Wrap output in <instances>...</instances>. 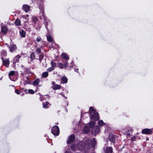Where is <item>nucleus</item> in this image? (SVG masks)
Masks as SVG:
<instances>
[{
	"instance_id": "obj_30",
	"label": "nucleus",
	"mask_w": 153,
	"mask_h": 153,
	"mask_svg": "<svg viewBox=\"0 0 153 153\" xmlns=\"http://www.w3.org/2000/svg\"><path fill=\"white\" fill-rule=\"evenodd\" d=\"M32 22L35 23L38 21V19L36 16H32Z\"/></svg>"
},
{
	"instance_id": "obj_7",
	"label": "nucleus",
	"mask_w": 153,
	"mask_h": 153,
	"mask_svg": "<svg viewBox=\"0 0 153 153\" xmlns=\"http://www.w3.org/2000/svg\"><path fill=\"white\" fill-rule=\"evenodd\" d=\"M100 132L99 127L97 126H94L92 129V132L94 134H98Z\"/></svg>"
},
{
	"instance_id": "obj_10",
	"label": "nucleus",
	"mask_w": 153,
	"mask_h": 153,
	"mask_svg": "<svg viewBox=\"0 0 153 153\" xmlns=\"http://www.w3.org/2000/svg\"><path fill=\"white\" fill-rule=\"evenodd\" d=\"M108 139L112 143H114L115 142V137L114 135L112 134H110L109 135Z\"/></svg>"
},
{
	"instance_id": "obj_42",
	"label": "nucleus",
	"mask_w": 153,
	"mask_h": 153,
	"mask_svg": "<svg viewBox=\"0 0 153 153\" xmlns=\"http://www.w3.org/2000/svg\"><path fill=\"white\" fill-rule=\"evenodd\" d=\"M132 130H130L129 131H126V134L128 135H130V134L131 133H132Z\"/></svg>"
},
{
	"instance_id": "obj_27",
	"label": "nucleus",
	"mask_w": 153,
	"mask_h": 153,
	"mask_svg": "<svg viewBox=\"0 0 153 153\" xmlns=\"http://www.w3.org/2000/svg\"><path fill=\"white\" fill-rule=\"evenodd\" d=\"M31 73L30 69L29 68H25V71L24 73L25 74H29Z\"/></svg>"
},
{
	"instance_id": "obj_18",
	"label": "nucleus",
	"mask_w": 153,
	"mask_h": 153,
	"mask_svg": "<svg viewBox=\"0 0 153 153\" xmlns=\"http://www.w3.org/2000/svg\"><path fill=\"white\" fill-rule=\"evenodd\" d=\"M90 129V128L89 126H86L84 128L83 131L84 132L86 133L89 132Z\"/></svg>"
},
{
	"instance_id": "obj_47",
	"label": "nucleus",
	"mask_w": 153,
	"mask_h": 153,
	"mask_svg": "<svg viewBox=\"0 0 153 153\" xmlns=\"http://www.w3.org/2000/svg\"><path fill=\"white\" fill-rule=\"evenodd\" d=\"M39 0L40 1V2H39V1H38L37 3L41 4V3L44 0Z\"/></svg>"
},
{
	"instance_id": "obj_40",
	"label": "nucleus",
	"mask_w": 153,
	"mask_h": 153,
	"mask_svg": "<svg viewBox=\"0 0 153 153\" xmlns=\"http://www.w3.org/2000/svg\"><path fill=\"white\" fill-rule=\"evenodd\" d=\"M54 69V68L51 67L48 68L47 70L51 72L53 71Z\"/></svg>"
},
{
	"instance_id": "obj_28",
	"label": "nucleus",
	"mask_w": 153,
	"mask_h": 153,
	"mask_svg": "<svg viewBox=\"0 0 153 153\" xmlns=\"http://www.w3.org/2000/svg\"><path fill=\"white\" fill-rule=\"evenodd\" d=\"M49 102H46L45 104V103L43 102L42 103V105H43V108H48V107L47 106L49 105Z\"/></svg>"
},
{
	"instance_id": "obj_44",
	"label": "nucleus",
	"mask_w": 153,
	"mask_h": 153,
	"mask_svg": "<svg viewBox=\"0 0 153 153\" xmlns=\"http://www.w3.org/2000/svg\"><path fill=\"white\" fill-rule=\"evenodd\" d=\"M42 40V39L39 36L36 38V40L38 42H39Z\"/></svg>"
},
{
	"instance_id": "obj_45",
	"label": "nucleus",
	"mask_w": 153,
	"mask_h": 153,
	"mask_svg": "<svg viewBox=\"0 0 153 153\" xmlns=\"http://www.w3.org/2000/svg\"><path fill=\"white\" fill-rule=\"evenodd\" d=\"M15 92L16 94H19L20 93V91L18 90H16L15 91Z\"/></svg>"
},
{
	"instance_id": "obj_15",
	"label": "nucleus",
	"mask_w": 153,
	"mask_h": 153,
	"mask_svg": "<svg viewBox=\"0 0 153 153\" xmlns=\"http://www.w3.org/2000/svg\"><path fill=\"white\" fill-rule=\"evenodd\" d=\"M21 57V56L19 55L16 56L13 59V63L15 64L16 62H18L19 59Z\"/></svg>"
},
{
	"instance_id": "obj_54",
	"label": "nucleus",
	"mask_w": 153,
	"mask_h": 153,
	"mask_svg": "<svg viewBox=\"0 0 153 153\" xmlns=\"http://www.w3.org/2000/svg\"><path fill=\"white\" fill-rule=\"evenodd\" d=\"M54 82H52V84H53Z\"/></svg>"
},
{
	"instance_id": "obj_43",
	"label": "nucleus",
	"mask_w": 153,
	"mask_h": 153,
	"mask_svg": "<svg viewBox=\"0 0 153 153\" xmlns=\"http://www.w3.org/2000/svg\"><path fill=\"white\" fill-rule=\"evenodd\" d=\"M68 65V62H66L63 64V68L66 67Z\"/></svg>"
},
{
	"instance_id": "obj_24",
	"label": "nucleus",
	"mask_w": 153,
	"mask_h": 153,
	"mask_svg": "<svg viewBox=\"0 0 153 153\" xmlns=\"http://www.w3.org/2000/svg\"><path fill=\"white\" fill-rule=\"evenodd\" d=\"M15 24L16 25L19 26L21 25V21L19 19H17L15 22Z\"/></svg>"
},
{
	"instance_id": "obj_22",
	"label": "nucleus",
	"mask_w": 153,
	"mask_h": 153,
	"mask_svg": "<svg viewBox=\"0 0 153 153\" xmlns=\"http://www.w3.org/2000/svg\"><path fill=\"white\" fill-rule=\"evenodd\" d=\"M20 36L22 37H25V33L24 30H22L19 31Z\"/></svg>"
},
{
	"instance_id": "obj_52",
	"label": "nucleus",
	"mask_w": 153,
	"mask_h": 153,
	"mask_svg": "<svg viewBox=\"0 0 153 153\" xmlns=\"http://www.w3.org/2000/svg\"><path fill=\"white\" fill-rule=\"evenodd\" d=\"M78 70V69L77 68L76 70H75V71H76V72H77V71Z\"/></svg>"
},
{
	"instance_id": "obj_49",
	"label": "nucleus",
	"mask_w": 153,
	"mask_h": 153,
	"mask_svg": "<svg viewBox=\"0 0 153 153\" xmlns=\"http://www.w3.org/2000/svg\"><path fill=\"white\" fill-rule=\"evenodd\" d=\"M65 153H71L70 152L66 151L65 152Z\"/></svg>"
},
{
	"instance_id": "obj_32",
	"label": "nucleus",
	"mask_w": 153,
	"mask_h": 153,
	"mask_svg": "<svg viewBox=\"0 0 153 153\" xmlns=\"http://www.w3.org/2000/svg\"><path fill=\"white\" fill-rule=\"evenodd\" d=\"M57 66L60 68H63V64L61 63H59L57 64Z\"/></svg>"
},
{
	"instance_id": "obj_11",
	"label": "nucleus",
	"mask_w": 153,
	"mask_h": 153,
	"mask_svg": "<svg viewBox=\"0 0 153 153\" xmlns=\"http://www.w3.org/2000/svg\"><path fill=\"white\" fill-rule=\"evenodd\" d=\"M152 131L151 129L146 128L143 129L142 132L143 134H149L152 133Z\"/></svg>"
},
{
	"instance_id": "obj_21",
	"label": "nucleus",
	"mask_w": 153,
	"mask_h": 153,
	"mask_svg": "<svg viewBox=\"0 0 153 153\" xmlns=\"http://www.w3.org/2000/svg\"><path fill=\"white\" fill-rule=\"evenodd\" d=\"M61 87V86L57 84H55L53 86V90H56L60 89Z\"/></svg>"
},
{
	"instance_id": "obj_26",
	"label": "nucleus",
	"mask_w": 153,
	"mask_h": 153,
	"mask_svg": "<svg viewBox=\"0 0 153 153\" xmlns=\"http://www.w3.org/2000/svg\"><path fill=\"white\" fill-rule=\"evenodd\" d=\"M40 82V80L39 79H37L34 82L33 84L34 85H38Z\"/></svg>"
},
{
	"instance_id": "obj_2",
	"label": "nucleus",
	"mask_w": 153,
	"mask_h": 153,
	"mask_svg": "<svg viewBox=\"0 0 153 153\" xmlns=\"http://www.w3.org/2000/svg\"><path fill=\"white\" fill-rule=\"evenodd\" d=\"M86 143L87 145V148L88 149L91 148V146L93 148H94L95 145L97 144V142L95 138H94L92 140L90 139L86 141Z\"/></svg>"
},
{
	"instance_id": "obj_1",
	"label": "nucleus",
	"mask_w": 153,
	"mask_h": 153,
	"mask_svg": "<svg viewBox=\"0 0 153 153\" xmlns=\"http://www.w3.org/2000/svg\"><path fill=\"white\" fill-rule=\"evenodd\" d=\"M91 116L90 117L92 119L97 120L99 119L98 113L94 109L93 107H91L90 108L89 110Z\"/></svg>"
},
{
	"instance_id": "obj_50",
	"label": "nucleus",
	"mask_w": 153,
	"mask_h": 153,
	"mask_svg": "<svg viewBox=\"0 0 153 153\" xmlns=\"http://www.w3.org/2000/svg\"><path fill=\"white\" fill-rule=\"evenodd\" d=\"M40 98V100L41 101H42V97H41Z\"/></svg>"
},
{
	"instance_id": "obj_37",
	"label": "nucleus",
	"mask_w": 153,
	"mask_h": 153,
	"mask_svg": "<svg viewBox=\"0 0 153 153\" xmlns=\"http://www.w3.org/2000/svg\"><path fill=\"white\" fill-rule=\"evenodd\" d=\"M95 122L94 121H92L89 123V125L91 127H92L95 125Z\"/></svg>"
},
{
	"instance_id": "obj_12",
	"label": "nucleus",
	"mask_w": 153,
	"mask_h": 153,
	"mask_svg": "<svg viewBox=\"0 0 153 153\" xmlns=\"http://www.w3.org/2000/svg\"><path fill=\"white\" fill-rule=\"evenodd\" d=\"M30 6L27 4H24L22 7L23 10L26 12H27L30 10Z\"/></svg>"
},
{
	"instance_id": "obj_17",
	"label": "nucleus",
	"mask_w": 153,
	"mask_h": 153,
	"mask_svg": "<svg viewBox=\"0 0 153 153\" xmlns=\"http://www.w3.org/2000/svg\"><path fill=\"white\" fill-rule=\"evenodd\" d=\"M15 74V72L14 71H11L9 72L8 74V75L9 78L11 80H12V79H11V77L14 76Z\"/></svg>"
},
{
	"instance_id": "obj_55",
	"label": "nucleus",
	"mask_w": 153,
	"mask_h": 153,
	"mask_svg": "<svg viewBox=\"0 0 153 153\" xmlns=\"http://www.w3.org/2000/svg\"><path fill=\"white\" fill-rule=\"evenodd\" d=\"M22 67H24V66H23V65H22Z\"/></svg>"
},
{
	"instance_id": "obj_25",
	"label": "nucleus",
	"mask_w": 153,
	"mask_h": 153,
	"mask_svg": "<svg viewBox=\"0 0 153 153\" xmlns=\"http://www.w3.org/2000/svg\"><path fill=\"white\" fill-rule=\"evenodd\" d=\"M47 39L48 42H51L53 41V39L51 36L48 34L47 35Z\"/></svg>"
},
{
	"instance_id": "obj_5",
	"label": "nucleus",
	"mask_w": 153,
	"mask_h": 153,
	"mask_svg": "<svg viewBox=\"0 0 153 153\" xmlns=\"http://www.w3.org/2000/svg\"><path fill=\"white\" fill-rule=\"evenodd\" d=\"M86 147L85 143L82 142H79L77 145V147L80 150H85Z\"/></svg>"
},
{
	"instance_id": "obj_23",
	"label": "nucleus",
	"mask_w": 153,
	"mask_h": 153,
	"mask_svg": "<svg viewBox=\"0 0 153 153\" xmlns=\"http://www.w3.org/2000/svg\"><path fill=\"white\" fill-rule=\"evenodd\" d=\"M105 124V123H104L102 120H99L98 122V125L99 126L101 127L103 125Z\"/></svg>"
},
{
	"instance_id": "obj_38",
	"label": "nucleus",
	"mask_w": 153,
	"mask_h": 153,
	"mask_svg": "<svg viewBox=\"0 0 153 153\" xmlns=\"http://www.w3.org/2000/svg\"><path fill=\"white\" fill-rule=\"evenodd\" d=\"M1 55L3 56H6L7 55V51L4 50H3L1 52Z\"/></svg>"
},
{
	"instance_id": "obj_34",
	"label": "nucleus",
	"mask_w": 153,
	"mask_h": 153,
	"mask_svg": "<svg viewBox=\"0 0 153 153\" xmlns=\"http://www.w3.org/2000/svg\"><path fill=\"white\" fill-rule=\"evenodd\" d=\"M51 65L52 67L55 69V68L56 66V63L54 62L53 61H51Z\"/></svg>"
},
{
	"instance_id": "obj_35",
	"label": "nucleus",
	"mask_w": 153,
	"mask_h": 153,
	"mask_svg": "<svg viewBox=\"0 0 153 153\" xmlns=\"http://www.w3.org/2000/svg\"><path fill=\"white\" fill-rule=\"evenodd\" d=\"M44 24L45 25L46 28L48 30V22H47L46 20V19H44Z\"/></svg>"
},
{
	"instance_id": "obj_53",
	"label": "nucleus",
	"mask_w": 153,
	"mask_h": 153,
	"mask_svg": "<svg viewBox=\"0 0 153 153\" xmlns=\"http://www.w3.org/2000/svg\"><path fill=\"white\" fill-rule=\"evenodd\" d=\"M22 17L23 18H25V16H22Z\"/></svg>"
},
{
	"instance_id": "obj_48",
	"label": "nucleus",
	"mask_w": 153,
	"mask_h": 153,
	"mask_svg": "<svg viewBox=\"0 0 153 153\" xmlns=\"http://www.w3.org/2000/svg\"><path fill=\"white\" fill-rule=\"evenodd\" d=\"M61 94L62 96L63 97H65L66 98H67V97H65V95L64 94Z\"/></svg>"
},
{
	"instance_id": "obj_57",
	"label": "nucleus",
	"mask_w": 153,
	"mask_h": 153,
	"mask_svg": "<svg viewBox=\"0 0 153 153\" xmlns=\"http://www.w3.org/2000/svg\"><path fill=\"white\" fill-rule=\"evenodd\" d=\"M55 153H56V152H55Z\"/></svg>"
},
{
	"instance_id": "obj_13",
	"label": "nucleus",
	"mask_w": 153,
	"mask_h": 153,
	"mask_svg": "<svg viewBox=\"0 0 153 153\" xmlns=\"http://www.w3.org/2000/svg\"><path fill=\"white\" fill-rule=\"evenodd\" d=\"M9 48L10 51L11 52H14L17 49L16 46L15 45H10L9 47Z\"/></svg>"
},
{
	"instance_id": "obj_56",
	"label": "nucleus",
	"mask_w": 153,
	"mask_h": 153,
	"mask_svg": "<svg viewBox=\"0 0 153 153\" xmlns=\"http://www.w3.org/2000/svg\"><path fill=\"white\" fill-rule=\"evenodd\" d=\"M71 67H73V66H71Z\"/></svg>"
},
{
	"instance_id": "obj_4",
	"label": "nucleus",
	"mask_w": 153,
	"mask_h": 153,
	"mask_svg": "<svg viewBox=\"0 0 153 153\" xmlns=\"http://www.w3.org/2000/svg\"><path fill=\"white\" fill-rule=\"evenodd\" d=\"M51 131L52 134L55 135L57 136L59 133V128L58 126H55L52 128Z\"/></svg>"
},
{
	"instance_id": "obj_39",
	"label": "nucleus",
	"mask_w": 153,
	"mask_h": 153,
	"mask_svg": "<svg viewBox=\"0 0 153 153\" xmlns=\"http://www.w3.org/2000/svg\"><path fill=\"white\" fill-rule=\"evenodd\" d=\"M36 53L37 54H39L41 53V50L40 48H38L35 51Z\"/></svg>"
},
{
	"instance_id": "obj_36",
	"label": "nucleus",
	"mask_w": 153,
	"mask_h": 153,
	"mask_svg": "<svg viewBox=\"0 0 153 153\" xmlns=\"http://www.w3.org/2000/svg\"><path fill=\"white\" fill-rule=\"evenodd\" d=\"M30 57L31 59L32 60H33L35 59V55L34 53H31Z\"/></svg>"
},
{
	"instance_id": "obj_8",
	"label": "nucleus",
	"mask_w": 153,
	"mask_h": 153,
	"mask_svg": "<svg viewBox=\"0 0 153 153\" xmlns=\"http://www.w3.org/2000/svg\"><path fill=\"white\" fill-rule=\"evenodd\" d=\"M75 139V136L74 134H71L70 136L68 139V140L67 141V143L68 144H69L73 142L74 140Z\"/></svg>"
},
{
	"instance_id": "obj_14",
	"label": "nucleus",
	"mask_w": 153,
	"mask_h": 153,
	"mask_svg": "<svg viewBox=\"0 0 153 153\" xmlns=\"http://www.w3.org/2000/svg\"><path fill=\"white\" fill-rule=\"evenodd\" d=\"M113 152L112 149L111 147H108L104 151V153H112Z\"/></svg>"
},
{
	"instance_id": "obj_20",
	"label": "nucleus",
	"mask_w": 153,
	"mask_h": 153,
	"mask_svg": "<svg viewBox=\"0 0 153 153\" xmlns=\"http://www.w3.org/2000/svg\"><path fill=\"white\" fill-rule=\"evenodd\" d=\"M61 56L66 60H69V59L67 54L65 53H63L61 55Z\"/></svg>"
},
{
	"instance_id": "obj_31",
	"label": "nucleus",
	"mask_w": 153,
	"mask_h": 153,
	"mask_svg": "<svg viewBox=\"0 0 153 153\" xmlns=\"http://www.w3.org/2000/svg\"><path fill=\"white\" fill-rule=\"evenodd\" d=\"M48 74L47 72H43L42 74V76L46 78L48 76Z\"/></svg>"
},
{
	"instance_id": "obj_16",
	"label": "nucleus",
	"mask_w": 153,
	"mask_h": 153,
	"mask_svg": "<svg viewBox=\"0 0 153 153\" xmlns=\"http://www.w3.org/2000/svg\"><path fill=\"white\" fill-rule=\"evenodd\" d=\"M7 29L6 27L5 26H2L1 27V32L5 34L7 33Z\"/></svg>"
},
{
	"instance_id": "obj_9",
	"label": "nucleus",
	"mask_w": 153,
	"mask_h": 153,
	"mask_svg": "<svg viewBox=\"0 0 153 153\" xmlns=\"http://www.w3.org/2000/svg\"><path fill=\"white\" fill-rule=\"evenodd\" d=\"M1 59L2 60V62L4 65L6 67H8L10 63V62L8 59H4V58L3 57H2Z\"/></svg>"
},
{
	"instance_id": "obj_41",
	"label": "nucleus",
	"mask_w": 153,
	"mask_h": 153,
	"mask_svg": "<svg viewBox=\"0 0 153 153\" xmlns=\"http://www.w3.org/2000/svg\"><path fill=\"white\" fill-rule=\"evenodd\" d=\"M28 92L31 94H33L34 93V91L32 89H29L28 90Z\"/></svg>"
},
{
	"instance_id": "obj_3",
	"label": "nucleus",
	"mask_w": 153,
	"mask_h": 153,
	"mask_svg": "<svg viewBox=\"0 0 153 153\" xmlns=\"http://www.w3.org/2000/svg\"><path fill=\"white\" fill-rule=\"evenodd\" d=\"M20 77L22 80L25 81L24 84H26L28 83L29 79V76H26V74L24 73H22L21 74Z\"/></svg>"
},
{
	"instance_id": "obj_33",
	"label": "nucleus",
	"mask_w": 153,
	"mask_h": 153,
	"mask_svg": "<svg viewBox=\"0 0 153 153\" xmlns=\"http://www.w3.org/2000/svg\"><path fill=\"white\" fill-rule=\"evenodd\" d=\"M39 61H40V62H41L42 60L43 59V58H44V55L42 54H40L39 55Z\"/></svg>"
},
{
	"instance_id": "obj_6",
	"label": "nucleus",
	"mask_w": 153,
	"mask_h": 153,
	"mask_svg": "<svg viewBox=\"0 0 153 153\" xmlns=\"http://www.w3.org/2000/svg\"><path fill=\"white\" fill-rule=\"evenodd\" d=\"M39 8L40 10V11L39 13L40 18L41 19H45V18L44 14L43 7L42 6H40L39 7Z\"/></svg>"
},
{
	"instance_id": "obj_19",
	"label": "nucleus",
	"mask_w": 153,
	"mask_h": 153,
	"mask_svg": "<svg viewBox=\"0 0 153 153\" xmlns=\"http://www.w3.org/2000/svg\"><path fill=\"white\" fill-rule=\"evenodd\" d=\"M61 82L62 83H66L68 82V79L65 77H62L61 79Z\"/></svg>"
},
{
	"instance_id": "obj_29",
	"label": "nucleus",
	"mask_w": 153,
	"mask_h": 153,
	"mask_svg": "<svg viewBox=\"0 0 153 153\" xmlns=\"http://www.w3.org/2000/svg\"><path fill=\"white\" fill-rule=\"evenodd\" d=\"M71 149L72 150L75 151L76 149V145L75 144H73L71 145Z\"/></svg>"
},
{
	"instance_id": "obj_51",
	"label": "nucleus",
	"mask_w": 153,
	"mask_h": 153,
	"mask_svg": "<svg viewBox=\"0 0 153 153\" xmlns=\"http://www.w3.org/2000/svg\"><path fill=\"white\" fill-rule=\"evenodd\" d=\"M26 16L27 17H28L29 16V15L28 14H27L26 15Z\"/></svg>"
},
{
	"instance_id": "obj_46",
	"label": "nucleus",
	"mask_w": 153,
	"mask_h": 153,
	"mask_svg": "<svg viewBox=\"0 0 153 153\" xmlns=\"http://www.w3.org/2000/svg\"><path fill=\"white\" fill-rule=\"evenodd\" d=\"M136 137H133L131 138V140L132 141L135 140Z\"/></svg>"
}]
</instances>
